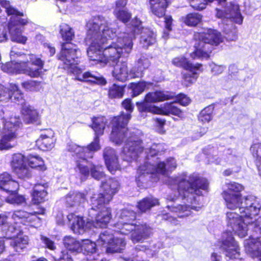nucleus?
I'll use <instances>...</instances> for the list:
<instances>
[{
    "instance_id": "f257e3e1",
    "label": "nucleus",
    "mask_w": 261,
    "mask_h": 261,
    "mask_svg": "<svg viewBox=\"0 0 261 261\" xmlns=\"http://www.w3.org/2000/svg\"><path fill=\"white\" fill-rule=\"evenodd\" d=\"M106 24V21L100 16L87 24L85 41L89 45L87 53L89 59L104 65L109 63L114 66L113 75L120 81L142 77L144 70L150 65L149 60L141 57L128 73L126 63L119 62L118 60L127 58L130 53L133 45L132 38L128 35L124 36L126 34L121 33L115 39L116 32Z\"/></svg>"
},
{
    "instance_id": "f03ea898",
    "label": "nucleus",
    "mask_w": 261,
    "mask_h": 261,
    "mask_svg": "<svg viewBox=\"0 0 261 261\" xmlns=\"http://www.w3.org/2000/svg\"><path fill=\"white\" fill-rule=\"evenodd\" d=\"M169 182L171 186L173 185L177 188L178 195L185 201V204L168 205L169 210L176 213L179 218L189 216L192 210L200 211L203 206L201 190L206 191L208 185L206 179L199 178L194 175L187 176L183 174L171 178Z\"/></svg>"
},
{
    "instance_id": "7ed1b4c3",
    "label": "nucleus",
    "mask_w": 261,
    "mask_h": 261,
    "mask_svg": "<svg viewBox=\"0 0 261 261\" xmlns=\"http://www.w3.org/2000/svg\"><path fill=\"white\" fill-rule=\"evenodd\" d=\"M60 33L63 39L66 41L62 43L58 56L59 59L63 62L64 69L69 74L73 75L75 80L105 85L107 81L100 74L90 71L82 73L84 69L78 66L80 62L79 58L80 51L76 45L70 43L74 36L72 29L68 24L62 23L60 25Z\"/></svg>"
},
{
    "instance_id": "20e7f679",
    "label": "nucleus",
    "mask_w": 261,
    "mask_h": 261,
    "mask_svg": "<svg viewBox=\"0 0 261 261\" xmlns=\"http://www.w3.org/2000/svg\"><path fill=\"white\" fill-rule=\"evenodd\" d=\"M165 150L163 144H153L149 147L145 149L148 161L141 165L137 170L136 178V182L140 188H147L149 180L155 182L159 180L161 175H167L169 172H171L176 168V161L173 158H168L166 162L156 161L151 163L149 156L153 157L160 152Z\"/></svg>"
},
{
    "instance_id": "39448f33",
    "label": "nucleus",
    "mask_w": 261,
    "mask_h": 261,
    "mask_svg": "<svg viewBox=\"0 0 261 261\" xmlns=\"http://www.w3.org/2000/svg\"><path fill=\"white\" fill-rule=\"evenodd\" d=\"M129 119V114L114 117L112 120V130L110 136V141L116 145L125 143L122 156L128 162L135 160L145 149L140 138L127 129L126 126Z\"/></svg>"
},
{
    "instance_id": "423d86ee",
    "label": "nucleus",
    "mask_w": 261,
    "mask_h": 261,
    "mask_svg": "<svg viewBox=\"0 0 261 261\" xmlns=\"http://www.w3.org/2000/svg\"><path fill=\"white\" fill-rule=\"evenodd\" d=\"M107 123V119L105 117L94 118L92 124V128L95 132V137L93 141L86 147L72 143L68 144L67 147V150L71 152L74 158L76 163L75 171L79 173L82 181L85 180L89 175L87 158H92L94 153L100 149L99 136L103 134Z\"/></svg>"
},
{
    "instance_id": "0eeeda50",
    "label": "nucleus",
    "mask_w": 261,
    "mask_h": 261,
    "mask_svg": "<svg viewBox=\"0 0 261 261\" xmlns=\"http://www.w3.org/2000/svg\"><path fill=\"white\" fill-rule=\"evenodd\" d=\"M136 217V213L128 208L117 213L118 222L113 226L115 233L127 235L131 232V240L134 243L146 239L151 233V228L146 224L136 225L133 223Z\"/></svg>"
},
{
    "instance_id": "6e6552de",
    "label": "nucleus",
    "mask_w": 261,
    "mask_h": 261,
    "mask_svg": "<svg viewBox=\"0 0 261 261\" xmlns=\"http://www.w3.org/2000/svg\"><path fill=\"white\" fill-rule=\"evenodd\" d=\"M250 206L242 204L236 209H238L239 214L232 210L225 213V220L227 226L241 238L248 234V223L252 222L253 216L258 215L261 210V204Z\"/></svg>"
},
{
    "instance_id": "1a4fd4ad",
    "label": "nucleus",
    "mask_w": 261,
    "mask_h": 261,
    "mask_svg": "<svg viewBox=\"0 0 261 261\" xmlns=\"http://www.w3.org/2000/svg\"><path fill=\"white\" fill-rule=\"evenodd\" d=\"M175 97V93L173 92L156 91L147 94L145 96V101L138 102L136 105L140 112H146L166 115L172 114L182 118L184 116V113L177 108L175 102L166 103L161 108L148 103V102H156L171 99Z\"/></svg>"
},
{
    "instance_id": "9d476101",
    "label": "nucleus",
    "mask_w": 261,
    "mask_h": 261,
    "mask_svg": "<svg viewBox=\"0 0 261 261\" xmlns=\"http://www.w3.org/2000/svg\"><path fill=\"white\" fill-rule=\"evenodd\" d=\"M195 38V50L190 54L194 59L208 58L213 49V45H218L223 39L219 32L212 29L196 34Z\"/></svg>"
},
{
    "instance_id": "9b49d317",
    "label": "nucleus",
    "mask_w": 261,
    "mask_h": 261,
    "mask_svg": "<svg viewBox=\"0 0 261 261\" xmlns=\"http://www.w3.org/2000/svg\"><path fill=\"white\" fill-rule=\"evenodd\" d=\"M227 189L222 193L226 207L228 210H236L242 204L250 207L251 205L261 204L259 199L254 195L243 196L241 192L244 190V186L236 182H230L226 184Z\"/></svg>"
},
{
    "instance_id": "f8f14e48",
    "label": "nucleus",
    "mask_w": 261,
    "mask_h": 261,
    "mask_svg": "<svg viewBox=\"0 0 261 261\" xmlns=\"http://www.w3.org/2000/svg\"><path fill=\"white\" fill-rule=\"evenodd\" d=\"M5 113L0 110V134L2 136L0 139V150H9L16 144V131L21 124L20 118L11 117L5 118Z\"/></svg>"
},
{
    "instance_id": "ddd939ff",
    "label": "nucleus",
    "mask_w": 261,
    "mask_h": 261,
    "mask_svg": "<svg viewBox=\"0 0 261 261\" xmlns=\"http://www.w3.org/2000/svg\"><path fill=\"white\" fill-rule=\"evenodd\" d=\"M218 248L230 258H238L240 255L239 246L230 231L222 233L221 240L218 242L217 246H216L211 255L212 261L221 260L222 256L217 252Z\"/></svg>"
},
{
    "instance_id": "4468645a",
    "label": "nucleus",
    "mask_w": 261,
    "mask_h": 261,
    "mask_svg": "<svg viewBox=\"0 0 261 261\" xmlns=\"http://www.w3.org/2000/svg\"><path fill=\"white\" fill-rule=\"evenodd\" d=\"M101 187L104 193L94 194L91 197V205L93 208H101L103 205L108 204L118 192L120 185L116 179L109 178L106 181H101Z\"/></svg>"
},
{
    "instance_id": "2eb2a0df",
    "label": "nucleus",
    "mask_w": 261,
    "mask_h": 261,
    "mask_svg": "<svg viewBox=\"0 0 261 261\" xmlns=\"http://www.w3.org/2000/svg\"><path fill=\"white\" fill-rule=\"evenodd\" d=\"M100 17L102 18V17ZM104 19L106 21L107 24H106V25H108L109 27L110 28L112 27L113 29L112 30H113L114 32H116V36L115 37V39L117 38L119 36V34L121 33L128 35V36L130 37L132 39L133 36L135 35V34H138L141 32V35L140 38V43L143 47H147L149 45L154 44L156 41L155 34L152 31L147 28H142L141 27V21L137 17L132 21V25L133 28V31L134 32V34H130L125 32H117L115 28L117 25L115 23H110L105 18ZM124 36H126L125 35Z\"/></svg>"
},
{
    "instance_id": "dca6fc26",
    "label": "nucleus",
    "mask_w": 261,
    "mask_h": 261,
    "mask_svg": "<svg viewBox=\"0 0 261 261\" xmlns=\"http://www.w3.org/2000/svg\"><path fill=\"white\" fill-rule=\"evenodd\" d=\"M172 63L176 66L181 67L186 70V71L182 73V84L186 87L194 83L200 72L202 71L201 64L197 63L194 65L184 57L175 58L172 60Z\"/></svg>"
},
{
    "instance_id": "f3484780",
    "label": "nucleus",
    "mask_w": 261,
    "mask_h": 261,
    "mask_svg": "<svg viewBox=\"0 0 261 261\" xmlns=\"http://www.w3.org/2000/svg\"><path fill=\"white\" fill-rule=\"evenodd\" d=\"M45 211V209L42 208L40 213H29L24 211L18 210L13 212L12 214L9 212L0 214V226H6V224L9 216H11V219L16 224L29 225L34 222L38 221L39 218L37 214H44Z\"/></svg>"
},
{
    "instance_id": "a211bd4d",
    "label": "nucleus",
    "mask_w": 261,
    "mask_h": 261,
    "mask_svg": "<svg viewBox=\"0 0 261 261\" xmlns=\"http://www.w3.org/2000/svg\"><path fill=\"white\" fill-rule=\"evenodd\" d=\"M204 152L209 162L216 164H232L235 163L238 159L235 155L232 154V150L230 149H225L223 151L218 150L217 147L208 146L204 149Z\"/></svg>"
},
{
    "instance_id": "6ab92c4d",
    "label": "nucleus",
    "mask_w": 261,
    "mask_h": 261,
    "mask_svg": "<svg viewBox=\"0 0 261 261\" xmlns=\"http://www.w3.org/2000/svg\"><path fill=\"white\" fill-rule=\"evenodd\" d=\"M98 245L107 248L108 252H120L124 249L125 242L122 238L114 237L109 229L101 233L97 240Z\"/></svg>"
},
{
    "instance_id": "aec40b11",
    "label": "nucleus",
    "mask_w": 261,
    "mask_h": 261,
    "mask_svg": "<svg viewBox=\"0 0 261 261\" xmlns=\"http://www.w3.org/2000/svg\"><path fill=\"white\" fill-rule=\"evenodd\" d=\"M1 68L3 71L8 73L14 74L22 72L31 77L39 76L43 69V68L37 66L35 68L30 67L27 62L21 60L7 63L2 65Z\"/></svg>"
},
{
    "instance_id": "412c9836",
    "label": "nucleus",
    "mask_w": 261,
    "mask_h": 261,
    "mask_svg": "<svg viewBox=\"0 0 261 261\" xmlns=\"http://www.w3.org/2000/svg\"><path fill=\"white\" fill-rule=\"evenodd\" d=\"M30 22L27 17L21 19H12L9 20L8 24V28L9 31L10 39L12 41L24 44L27 42L28 38L22 35L24 31L23 27L27 25Z\"/></svg>"
},
{
    "instance_id": "4be33fe9",
    "label": "nucleus",
    "mask_w": 261,
    "mask_h": 261,
    "mask_svg": "<svg viewBox=\"0 0 261 261\" xmlns=\"http://www.w3.org/2000/svg\"><path fill=\"white\" fill-rule=\"evenodd\" d=\"M107 204L103 205L101 208H93L91 205V208L89 211V216L92 220V224L95 227L103 228L107 226L110 222L112 216L111 210L110 207L106 206Z\"/></svg>"
},
{
    "instance_id": "5701e85b",
    "label": "nucleus",
    "mask_w": 261,
    "mask_h": 261,
    "mask_svg": "<svg viewBox=\"0 0 261 261\" xmlns=\"http://www.w3.org/2000/svg\"><path fill=\"white\" fill-rule=\"evenodd\" d=\"M26 157L21 153L13 155L11 165L14 173L20 179H27L32 176V171L27 166Z\"/></svg>"
},
{
    "instance_id": "b1692460",
    "label": "nucleus",
    "mask_w": 261,
    "mask_h": 261,
    "mask_svg": "<svg viewBox=\"0 0 261 261\" xmlns=\"http://www.w3.org/2000/svg\"><path fill=\"white\" fill-rule=\"evenodd\" d=\"M9 99L21 105L25 103L22 94L17 85L10 84L7 89L0 84V101H7Z\"/></svg>"
},
{
    "instance_id": "393cba45",
    "label": "nucleus",
    "mask_w": 261,
    "mask_h": 261,
    "mask_svg": "<svg viewBox=\"0 0 261 261\" xmlns=\"http://www.w3.org/2000/svg\"><path fill=\"white\" fill-rule=\"evenodd\" d=\"M216 10V15L219 18L224 17L227 19L229 18L238 24H241L243 22V17L238 4L230 3L224 8V10H221L217 8Z\"/></svg>"
},
{
    "instance_id": "a878e982",
    "label": "nucleus",
    "mask_w": 261,
    "mask_h": 261,
    "mask_svg": "<svg viewBox=\"0 0 261 261\" xmlns=\"http://www.w3.org/2000/svg\"><path fill=\"white\" fill-rule=\"evenodd\" d=\"M56 141L54 132L51 129H47L41 132L36 141V144L40 150L47 151L54 147Z\"/></svg>"
},
{
    "instance_id": "bb28decb",
    "label": "nucleus",
    "mask_w": 261,
    "mask_h": 261,
    "mask_svg": "<svg viewBox=\"0 0 261 261\" xmlns=\"http://www.w3.org/2000/svg\"><path fill=\"white\" fill-rule=\"evenodd\" d=\"M252 238L245 240V250L251 257L261 261V236H257Z\"/></svg>"
},
{
    "instance_id": "cd10ccee",
    "label": "nucleus",
    "mask_w": 261,
    "mask_h": 261,
    "mask_svg": "<svg viewBox=\"0 0 261 261\" xmlns=\"http://www.w3.org/2000/svg\"><path fill=\"white\" fill-rule=\"evenodd\" d=\"M67 219L71 225V229L75 233H83L86 229L90 228L91 225L90 222H86L83 217L73 213L69 214Z\"/></svg>"
},
{
    "instance_id": "c85d7f7f",
    "label": "nucleus",
    "mask_w": 261,
    "mask_h": 261,
    "mask_svg": "<svg viewBox=\"0 0 261 261\" xmlns=\"http://www.w3.org/2000/svg\"><path fill=\"white\" fill-rule=\"evenodd\" d=\"M103 156L108 170L114 173L120 168L118 161V156L115 150L110 147H106L103 151Z\"/></svg>"
},
{
    "instance_id": "c756f323",
    "label": "nucleus",
    "mask_w": 261,
    "mask_h": 261,
    "mask_svg": "<svg viewBox=\"0 0 261 261\" xmlns=\"http://www.w3.org/2000/svg\"><path fill=\"white\" fill-rule=\"evenodd\" d=\"M19 187L18 182L13 179L11 174L4 172L0 175V189L8 193L13 194L17 191Z\"/></svg>"
},
{
    "instance_id": "7c9ffc66",
    "label": "nucleus",
    "mask_w": 261,
    "mask_h": 261,
    "mask_svg": "<svg viewBox=\"0 0 261 261\" xmlns=\"http://www.w3.org/2000/svg\"><path fill=\"white\" fill-rule=\"evenodd\" d=\"M86 193L70 191L64 198L65 203L68 207L80 206L86 201Z\"/></svg>"
},
{
    "instance_id": "2f4dec72",
    "label": "nucleus",
    "mask_w": 261,
    "mask_h": 261,
    "mask_svg": "<svg viewBox=\"0 0 261 261\" xmlns=\"http://www.w3.org/2000/svg\"><path fill=\"white\" fill-rule=\"evenodd\" d=\"M47 184L36 185L31 193L32 202L33 203L38 204L45 201L47 192L46 191Z\"/></svg>"
},
{
    "instance_id": "473e14b6",
    "label": "nucleus",
    "mask_w": 261,
    "mask_h": 261,
    "mask_svg": "<svg viewBox=\"0 0 261 261\" xmlns=\"http://www.w3.org/2000/svg\"><path fill=\"white\" fill-rule=\"evenodd\" d=\"M21 114L23 120L26 123H33L38 120L39 115L37 111L27 103L22 106Z\"/></svg>"
},
{
    "instance_id": "72a5a7b5",
    "label": "nucleus",
    "mask_w": 261,
    "mask_h": 261,
    "mask_svg": "<svg viewBox=\"0 0 261 261\" xmlns=\"http://www.w3.org/2000/svg\"><path fill=\"white\" fill-rule=\"evenodd\" d=\"M168 3V0H149L152 13L158 17L164 16Z\"/></svg>"
},
{
    "instance_id": "f704fd0d",
    "label": "nucleus",
    "mask_w": 261,
    "mask_h": 261,
    "mask_svg": "<svg viewBox=\"0 0 261 261\" xmlns=\"http://www.w3.org/2000/svg\"><path fill=\"white\" fill-rule=\"evenodd\" d=\"M14 47H13L10 51V56L11 58L14 57L15 55L22 57V58L24 59V60H21L22 61H24L28 64L29 63H30L32 65H34L40 68L43 67L44 61L40 58L37 57L36 55L33 54L28 55L21 54L20 52L16 51Z\"/></svg>"
},
{
    "instance_id": "c9c22d12",
    "label": "nucleus",
    "mask_w": 261,
    "mask_h": 261,
    "mask_svg": "<svg viewBox=\"0 0 261 261\" xmlns=\"http://www.w3.org/2000/svg\"><path fill=\"white\" fill-rule=\"evenodd\" d=\"M63 243L65 248L71 252H80L81 242L76 238L71 236H66L63 239Z\"/></svg>"
},
{
    "instance_id": "e433bc0d",
    "label": "nucleus",
    "mask_w": 261,
    "mask_h": 261,
    "mask_svg": "<svg viewBox=\"0 0 261 261\" xmlns=\"http://www.w3.org/2000/svg\"><path fill=\"white\" fill-rule=\"evenodd\" d=\"M28 243V237L20 233L11 240L10 245L16 252H20L24 248H26Z\"/></svg>"
},
{
    "instance_id": "4c0bfd02",
    "label": "nucleus",
    "mask_w": 261,
    "mask_h": 261,
    "mask_svg": "<svg viewBox=\"0 0 261 261\" xmlns=\"http://www.w3.org/2000/svg\"><path fill=\"white\" fill-rule=\"evenodd\" d=\"M0 5L6 9V12L8 15L12 16L10 20L14 19L15 20L21 19V16H24L23 12L19 11L17 9L10 5V2L7 0H0Z\"/></svg>"
},
{
    "instance_id": "58836bf2",
    "label": "nucleus",
    "mask_w": 261,
    "mask_h": 261,
    "mask_svg": "<svg viewBox=\"0 0 261 261\" xmlns=\"http://www.w3.org/2000/svg\"><path fill=\"white\" fill-rule=\"evenodd\" d=\"M257 215L253 216L252 222L248 223V233L250 234L248 239H252L257 236H261V216L255 219Z\"/></svg>"
},
{
    "instance_id": "ea45409f",
    "label": "nucleus",
    "mask_w": 261,
    "mask_h": 261,
    "mask_svg": "<svg viewBox=\"0 0 261 261\" xmlns=\"http://www.w3.org/2000/svg\"><path fill=\"white\" fill-rule=\"evenodd\" d=\"M27 165L31 168H36L41 170H45L44 162L43 159L38 155L30 154L26 157Z\"/></svg>"
},
{
    "instance_id": "a19ab883",
    "label": "nucleus",
    "mask_w": 261,
    "mask_h": 261,
    "mask_svg": "<svg viewBox=\"0 0 261 261\" xmlns=\"http://www.w3.org/2000/svg\"><path fill=\"white\" fill-rule=\"evenodd\" d=\"M159 204V202L158 199L153 197H148L139 201L137 206L141 212H145Z\"/></svg>"
},
{
    "instance_id": "79ce46f5",
    "label": "nucleus",
    "mask_w": 261,
    "mask_h": 261,
    "mask_svg": "<svg viewBox=\"0 0 261 261\" xmlns=\"http://www.w3.org/2000/svg\"><path fill=\"white\" fill-rule=\"evenodd\" d=\"M81 248L80 252L87 255L95 253L97 250L96 243L89 239L82 240Z\"/></svg>"
},
{
    "instance_id": "37998d69",
    "label": "nucleus",
    "mask_w": 261,
    "mask_h": 261,
    "mask_svg": "<svg viewBox=\"0 0 261 261\" xmlns=\"http://www.w3.org/2000/svg\"><path fill=\"white\" fill-rule=\"evenodd\" d=\"M226 0H188L190 6L195 10H202L206 5L213 2H216L218 4L223 6Z\"/></svg>"
},
{
    "instance_id": "c03bdc74",
    "label": "nucleus",
    "mask_w": 261,
    "mask_h": 261,
    "mask_svg": "<svg viewBox=\"0 0 261 261\" xmlns=\"http://www.w3.org/2000/svg\"><path fill=\"white\" fill-rule=\"evenodd\" d=\"M214 106L210 105L203 109L198 115V120L200 122L205 123L209 122L213 118V114Z\"/></svg>"
},
{
    "instance_id": "a18cd8bd",
    "label": "nucleus",
    "mask_w": 261,
    "mask_h": 261,
    "mask_svg": "<svg viewBox=\"0 0 261 261\" xmlns=\"http://www.w3.org/2000/svg\"><path fill=\"white\" fill-rule=\"evenodd\" d=\"M10 222H7L6 224V227H3V230L5 232L6 237L13 239L15 238V235H19L21 233L20 227L18 226H14L12 224H10Z\"/></svg>"
},
{
    "instance_id": "49530a36",
    "label": "nucleus",
    "mask_w": 261,
    "mask_h": 261,
    "mask_svg": "<svg viewBox=\"0 0 261 261\" xmlns=\"http://www.w3.org/2000/svg\"><path fill=\"white\" fill-rule=\"evenodd\" d=\"M202 16L197 13H192L182 17L184 22L188 26L194 27L198 24L201 20Z\"/></svg>"
},
{
    "instance_id": "de8ad7c7",
    "label": "nucleus",
    "mask_w": 261,
    "mask_h": 261,
    "mask_svg": "<svg viewBox=\"0 0 261 261\" xmlns=\"http://www.w3.org/2000/svg\"><path fill=\"white\" fill-rule=\"evenodd\" d=\"M222 28L225 33V38L227 40L235 41L237 39L236 28L233 24H223Z\"/></svg>"
},
{
    "instance_id": "09e8293b",
    "label": "nucleus",
    "mask_w": 261,
    "mask_h": 261,
    "mask_svg": "<svg viewBox=\"0 0 261 261\" xmlns=\"http://www.w3.org/2000/svg\"><path fill=\"white\" fill-rule=\"evenodd\" d=\"M21 85L26 90L30 91H38L42 88V85L40 82L34 80L24 82L21 84Z\"/></svg>"
},
{
    "instance_id": "8fccbe9b",
    "label": "nucleus",
    "mask_w": 261,
    "mask_h": 261,
    "mask_svg": "<svg viewBox=\"0 0 261 261\" xmlns=\"http://www.w3.org/2000/svg\"><path fill=\"white\" fill-rule=\"evenodd\" d=\"M123 94L124 88L122 86L114 84L109 88V96L111 98H121Z\"/></svg>"
},
{
    "instance_id": "3c124183",
    "label": "nucleus",
    "mask_w": 261,
    "mask_h": 261,
    "mask_svg": "<svg viewBox=\"0 0 261 261\" xmlns=\"http://www.w3.org/2000/svg\"><path fill=\"white\" fill-rule=\"evenodd\" d=\"M146 85V83L144 82L138 83H131L129 87L132 90V96L135 97L142 93L145 90Z\"/></svg>"
},
{
    "instance_id": "603ef678",
    "label": "nucleus",
    "mask_w": 261,
    "mask_h": 261,
    "mask_svg": "<svg viewBox=\"0 0 261 261\" xmlns=\"http://www.w3.org/2000/svg\"><path fill=\"white\" fill-rule=\"evenodd\" d=\"M7 202L17 205H23L26 204L25 197L22 195H12L9 196L6 199Z\"/></svg>"
},
{
    "instance_id": "864d4df0",
    "label": "nucleus",
    "mask_w": 261,
    "mask_h": 261,
    "mask_svg": "<svg viewBox=\"0 0 261 261\" xmlns=\"http://www.w3.org/2000/svg\"><path fill=\"white\" fill-rule=\"evenodd\" d=\"M250 152L255 161L261 159V143H253L251 146Z\"/></svg>"
},
{
    "instance_id": "5fc2aeb1",
    "label": "nucleus",
    "mask_w": 261,
    "mask_h": 261,
    "mask_svg": "<svg viewBox=\"0 0 261 261\" xmlns=\"http://www.w3.org/2000/svg\"><path fill=\"white\" fill-rule=\"evenodd\" d=\"M114 13L116 17L124 23L127 22L131 17L130 13L125 10L115 9Z\"/></svg>"
},
{
    "instance_id": "6e6d98bb",
    "label": "nucleus",
    "mask_w": 261,
    "mask_h": 261,
    "mask_svg": "<svg viewBox=\"0 0 261 261\" xmlns=\"http://www.w3.org/2000/svg\"><path fill=\"white\" fill-rule=\"evenodd\" d=\"M91 175L96 179L99 180L104 176L101 166H93L91 168Z\"/></svg>"
},
{
    "instance_id": "4d7b16f0",
    "label": "nucleus",
    "mask_w": 261,
    "mask_h": 261,
    "mask_svg": "<svg viewBox=\"0 0 261 261\" xmlns=\"http://www.w3.org/2000/svg\"><path fill=\"white\" fill-rule=\"evenodd\" d=\"M54 259L55 261H73L67 250H63L60 253L56 254Z\"/></svg>"
},
{
    "instance_id": "13d9d810",
    "label": "nucleus",
    "mask_w": 261,
    "mask_h": 261,
    "mask_svg": "<svg viewBox=\"0 0 261 261\" xmlns=\"http://www.w3.org/2000/svg\"><path fill=\"white\" fill-rule=\"evenodd\" d=\"M7 39L8 35L6 23L5 21L0 20V42L5 41Z\"/></svg>"
},
{
    "instance_id": "bf43d9fd",
    "label": "nucleus",
    "mask_w": 261,
    "mask_h": 261,
    "mask_svg": "<svg viewBox=\"0 0 261 261\" xmlns=\"http://www.w3.org/2000/svg\"><path fill=\"white\" fill-rule=\"evenodd\" d=\"M172 19L171 16H167L165 17V29L163 35V37L166 39L169 35L168 32L171 30Z\"/></svg>"
},
{
    "instance_id": "052dcab7",
    "label": "nucleus",
    "mask_w": 261,
    "mask_h": 261,
    "mask_svg": "<svg viewBox=\"0 0 261 261\" xmlns=\"http://www.w3.org/2000/svg\"><path fill=\"white\" fill-rule=\"evenodd\" d=\"M41 240L42 242L45 245V247L50 250H55L56 249V246L54 241L50 240L49 238L41 236Z\"/></svg>"
},
{
    "instance_id": "680f3d73",
    "label": "nucleus",
    "mask_w": 261,
    "mask_h": 261,
    "mask_svg": "<svg viewBox=\"0 0 261 261\" xmlns=\"http://www.w3.org/2000/svg\"><path fill=\"white\" fill-rule=\"evenodd\" d=\"M122 107L125 109L126 111H128V113L126 114H124L122 113L119 116H121L122 115H126L127 114L130 115V113H132L134 109V107L132 103V101L130 99H125L122 103ZM131 117V115H130V118Z\"/></svg>"
},
{
    "instance_id": "e2e57ef3",
    "label": "nucleus",
    "mask_w": 261,
    "mask_h": 261,
    "mask_svg": "<svg viewBox=\"0 0 261 261\" xmlns=\"http://www.w3.org/2000/svg\"><path fill=\"white\" fill-rule=\"evenodd\" d=\"M211 71L215 75H218L222 73L225 69L226 67L223 65H218L214 63L210 64Z\"/></svg>"
},
{
    "instance_id": "0e129e2a",
    "label": "nucleus",
    "mask_w": 261,
    "mask_h": 261,
    "mask_svg": "<svg viewBox=\"0 0 261 261\" xmlns=\"http://www.w3.org/2000/svg\"><path fill=\"white\" fill-rule=\"evenodd\" d=\"M177 101L182 106H187L190 102V99L186 95L180 94L176 97Z\"/></svg>"
},
{
    "instance_id": "69168bd1",
    "label": "nucleus",
    "mask_w": 261,
    "mask_h": 261,
    "mask_svg": "<svg viewBox=\"0 0 261 261\" xmlns=\"http://www.w3.org/2000/svg\"><path fill=\"white\" fill-rule=\"evenodd\" d=\"M136 249L140 250V251H144L146 252V253L148 256H153L154 254V252H152L151 250L149 249H147L146 247L144 245H138L136 247Z\"/></svg>"
},
{
    "instance_id": "338daca9",
    "label": "nucleus",
    "mask_w": 261,
    "mask_h": 261,
    "mask_svg": "<svg viewBox=\"0 0 261 261\" xmlns=\"http://www.w3.org/2000/svg\"><path fill=\"white\" fill-rule=\"evenodd\" d=\"M127 0H118L116 2V8L115 9L122 10L127 4Z\"/></svg>"
},
{
    "instance_id": "774afa93",
    "label": "nucleus",
    "mask_w": 261,
    "mask_h": 261,
    "mask_svg": "<svg viewBox=\"0 0 261 261\" xmlns=\"http://www.w3.org/2000/svg\"><path fill=\"white\" fill-rule=\"evenodd\" d=\"M45 51L46 52H49V55L50 56H53L56 52L55 48L54 46H52L50 44H45L44 45Z\"/></svg>"
}]
</instances>
